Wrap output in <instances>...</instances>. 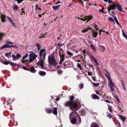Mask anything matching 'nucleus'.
<instances>
[{
  "instance_id": "nucleus-54",
  "label": "nucleus",
  "mask_w": 127,
  "mask_h": 127,
  "mask_svg": "<svg viewBox=\"0 0 127 127\" xmlns=\"http://www.w3.org/2000/svg\"><path fill=\"white\" fill-rule=\"evenodd\" d=\"M10 100V99H8L7 100L6 102L7 105H10V104L9 103Z\"/></svg>"
},
{
  "instance_id": "nucleus-23",
  "label": "nucleus",
  "mask_w": 127,
  "mask_h": 127,
  "mask_svg": "<svg viewBox=\"0 0 127 127\" xmlns=\"http://www.w3.org/2000/svg\"><path fill=\"white\" fill-rule=\"evenodd\" d=\"M91 127H100L96 123H93L91 124Z\"/></svg>"
},
{
  "instance_id": "nucleus-20",
  "label": "nucleus",
  "mask_w": 127,
  "mask_h": 127,
  "mask_svg": "<svg viewBox=\"0 0 127 127\" xmlns=\"http://www.w3.org/2000/svg\"><path fill=\"white\" fill-rule=\"evenodd\" d=\"M113 96L114 97L115 99L117 102L118 103H120V101L118 98V96L116 95L115 94H113Z\"/></svg>"
},
{
  "instance_id": "nucleus-9",
  "label": "nucleus",
  "mask_w": 127,
  "mask_h": 127,
  "mask_svg": "<svg viewBox=\"0 0 127 127\" xmlns=\"http://www.w3.org/2000/svg\"><path fill=\"white\" fill-rule=\"evenodd\" d=\"M44 59H41V60H40L38 61V62L36 64L38 65H40L41 66H43L44 63Z\"/></svg>"
},
{
  "instance_id": "nucleus-14",
  "label": "nucleus",
  "mask_w": 127,
  "mask_h": 127,
  "mask_svg": "<svg viewBox=\"0 0 127 127\" xmlns=\"http://www.w3.org/2000/svg\"><path fill=\"white\" fill-rule=\"evenodd\" d=\"M99 47L100 51L102 53L104 52L105 49L104 47L101 45H99Z\"/></svg>"
},
{
  "instance_id": "nucleus-61",
  "label": "nucleus",
  "mask_w": 127,
  "mask_h": 127,
  "mask_svg": "<svg viewBox=\"0 0 127 127\" xmlns=\"http://www.w3.org/2000/svg\"><path fill=\"white\" fill-rule=\"evenodd\" d=\"M92 79L94 80V81H95L96 79V78L95 77H93L92 76Z\"/></svg>"
},
{
  "instance_id": "nucleus-49",
  "label": "nucleus",
  "mask_w": 127,
  "mask_h": 127,
  "mask_svg": "<svg viewBox=\"0 0 127 127\" xmlns=\"http://www.w3.org/2000/svg\"><path fill=\"white\" fill-rule=\"evenodd\" d=\"M4 45L5 46V48H10V45H7V44H4Z\"/></svg>"
},
{
  "instance_id": "nucleus-40",
  "label": "nucleus",
  "mask_w": 127,
  "mask_h": 127,
  "mask_svg": "<svg viewBox=\"0 0 127 127\" xmlns=\"http://www.w3.org/2000/svg\"><path fill=\"white\" fill-rule=\"evenodd\" d=\"M17 59H19L20 57H21V55L19 54H17L16 55Z\"/></svg>"
},
{
  "instance_id": "nucleus-62",
  "label": "nucleus",
  "mask_w": 127,
  "mask_h": 127,
  "mask_svg": "<svg viewBox=\"0 0 127 127\" xmlns=\"http://www.w3.org/2000/svg\"><path fill=\"white\" fill-rule=\"evenodd\" d=\"M17 66H18V67H20V68H22V67H23V65H21L20 64L18 65H17Z\"/></svg>"
},
{
  "instance_id": "nucleus-48",
  "label": "nucleus",
  "mask_w": 127,
  "mask_h": 127,
  "mask_svg": "<svg viewBox=\"0 0 127 127\" xmlns=\"http://www.w3.org/2000/svg\"><path fill=\"white\" fill-rule=\"evenodd\" d=\"M28 54L27 53L25 56H24L22 58V59L23 60L25 59H26L28 57Z\"/></svg>"
},
{
  "instance_id": "nucleus-51",
  "label": "nucleus",
  "mask_w": 127,
  "mask_h": 127,
  "mask_svg": "<svg viewBox=\"0 0 127 127\" xmlns=\"http://www.w3.org/2000/svg\"><path fill=\"white\" fill-rule=\"evenodd\" d=\"M93 61H94L95 63L98 66L99 65V64L97 62V61L95 59Z\"/></svg>"
},
{
  "instance_id": "nucleus-64",
  "label": "nucleus",
  "mask_w": 127,
  "mask_h": 127,
  "mask_svg": "<svg viewBox=\"0 0 127 127\" xmlns=\"http://www.w3.org/2000/svg\"><path fill=\"white\" fill-rule=\"evenodd\" d=\"M68 63L67 61H65V63L64 64V65L65 66V65H67L68 64Z\"/></svg>"
},
{
  "instance_id": "nucleus-46",
  "label": "nucleus",
  "mask_w": 127,
  "mask_h": 127,
  "mask_svg": "<svg viewBox=\"0 0 127 127\" xmlns=\"http://www.w3.org/2000/svg\"><path fill=\"white\" fill-rule=\"evenodd\" d=\"M79 88L81 89L83 87V84H81L79 85Z\"/></svg>"
},
{
  "instance_id": "nucleus-43",
  "label": "nucleus",
  "mask_w": 127,
  "mask_h": 127,
  "mask_svg": "<svg viewBox=\"0 0 127 127\" xmlns=\"http://www.w3.org/2000/svg\"><path fill=\"white\" fill-rule=\"evenodd\" d=\"M4 64L6 65H7L8 64H10V62L9 61H5L3 62Z\"/></svg>"
},
{
  "instance_id": "nucleus-4",
  "label": "nucleus",
  "mask_w": 127,
  "mask_h": 127,
  "mask_svg": "<svg viewBox=\"0 0 127 127\" xmlns=\"http://www.w3.org/2000/svg\"><path fill=\"white\" fill-rule=\"evenodd\" d=\"M112 4L111 5H110L109 6V7H107L108 10V13L110 15H111L112 14H113V16H115L114 12L113 11H111V10L114 9H116V5L114 4V3Z\"/></svg>"
},
{
  "instance_id": "nucleus-41",
  "label": "nucleus",
  "mask_w": 127,
  "mask_h": 127,
  "mask_svg": "<svg viewBox=\"0 0 127 127\" xmlns=\"http://www.w3.org/2000/svg\"><path fill=\"white\" fill-rule=\"evenodd\" d=\"M4 35V33H0V39H1Z\"/></svg>"
},
{
  "instance_id": "nucleus-5",
  "label": "nucleus",
  "mask_w": 127,
  "mask_h": 127,
  "mask_svg": "<svg viewBox=\"0 0 127 127\" xmlns=\"http://www.w3.org/2000/svg\"><path fill=\"white\" fill-rule=\"evenodd\" d=\"M29 57L30 60L29 63H31L32 62L36 59L37 57V56L34 53H32L29 55Z\"/></svg>"
},
{
  "instance_id": "nucleus-31",
  "label": "nucleus",
  "mask_w": 127,
  "mask_h": 127,
  "mask_svg": "<svg viewBox=\"0 0 127 127\" xmlns=\"http://www.w3.org/2000/svg\"><path fill=\"white\" fill-rule=\"evenodd\" d=\"M37 47V48L38 50H39L41 49V47L40 44L38 43L36 45Z\"/></svg>"
},
{
  "instance_id": "nucleus-52",
  "label": "nucleus",
  "mask_w": 127,
  "mask_h": 127,
  "mask_svg": "<svg viewBox=\"0 0 127 127\" xmlns=\"http://www.w3.org/2000/svg\"><path fill=\"white\" fill-rule=\"evenodd\" d=\"M104 8H103V9H100L99 10V11L100 12L102 13H104V11L103 10V9Z\"/></svg>"
},
{
  "instance_id": "nucleus-36",
  "label": "nucleus",
  "mask_w": 127,
  "mask_h": 127,
  "mask_svg": "<svg viewBox=\"0 0 127 127\" xmlns=\"http://www.w3.org/2000/svg\"><path fill=\"white\" fill-rule=\"evenodd\" d=\"M122 34L123 36L126 39H127V35L124 32L123 30H122Z\"/></svg>"
},
{
  "instance_id": "nucleus-59",
  "label": "nucleus",
  "mask_w": 127,
  "mask_h": 127,
  "mask_svg": "<svg viewBox=\"0 0 127 127\" xmlns=\"http://www.w3.org/2000/svg\"><path fill=\"white\" fill-rule=\"evenodd\" d=\"M5 48V45H4H4H3L1 47V48H0V49L1 50H2L3 49H4Z\"/></svg>"
},
{
  "instance_id": "nucleus-42",
  "label": "nucleus",
  "mask_w": 127,
  "mask_h": 127,
  "mask_svg": "<svg viewBox=\"0 0 127 127\" xmlns=\"http://www.w3.org/2000/svg\"><path fill=\"white\" fill-rule=\"evenodd\" d=\"M77 64V66L80 69L82 70V68L80 64L79 63H78Z\"/></svg>"
},
{
  "instance_id": "nucleus-12",
  "label": "nucleus",
  "mask_w": 127,
  "mask_h": 127,
  "mask_svg": "<svg viewBox=\"0 0 127 127\" xmlns=\"http://www.w3.org/2000/svg\"><path fill=\"white\" fill-rule=\"evenodd\" d=\"M91 30L92 32L93 37H96L98 34L97 32L95 30Z\"/></svg>"
},
{
  "instance_id": "nucleus-37",
  "label": "nucleus",
  "mask_w": 127,
  "mask_h": 127,
  "mask_svg": "<svg viewBox=\"0 0 127 127\" xmlns=\"http://www.w3.org/2000/svg\"><path fill=\"white\" fill-rule=\"evenodd\" d=\"M90 47L92 48V49L93 50H94L95 51H96V50L93 46L92 45H90Z\"/></svg>"
},
{
  "instance_id": "nucleus-45",
  "label": "nucleus",
  "mask_w": 127,
  "mask_h": 127,
  "mask_svg": "<svg viewBox=\"0 0 127 127\" xmlns=\"http://www.w3.org/2000/svg\"><path fill=\"white\" fill-rule=\"evenodd\" d=\"M113 87H112L110 88L111 90L113 93V94H114V93L115 92V91Z\"/></svg>"
},
{
  "instance_id": "nucleus-16",
  "label": "nucleus",
  "mask_w": 127,
  "mask_h": 127,
  "mask_svg": "<svg viewBox=\"0 0 127 127\" xmlns=\"http://www.w3.org/2000/svg\"><path fill=\"white\" fill-rule=\"evenodd\" d=\"M5 15L2 14L1 15V22L3 23L5 21Z\"/></svg>"
},
{
  "instance_id": "nucleus-27",
  "label": "nucleus",
  "mask_w": 127,
  "mask_h": 127,
  "mask_svg": "<svg viewBox=\"0 0 127 127\" xmlns=\"http://www.w3.org/2000/svg\"><path fill=\"white\" fill-rule=\"evenodd\" d=\"M89 57L93 60L95 59L94 56H93L91 53H89Z\"/></svg>"
},
{
  "instance_id": "nucleus-8",
  "label": "nucleus",
  "mask_w": 127,
  "mask_h": 127,
  "mask_svg": "<svg viewBox=\"0 0 127 127\" xmlns=\"http://www.w3.org/2000/svg\"><path fill=\"white\" fill-rule=\"evenodd\" d=\"M93 18L92 16H85L84 18L83 19V18H82L80 19L82 20L85 21L87 20L88 21H90Z\"/></svg>"
},
{
  "instance_id": "nucleus-13",
  "label": "nucleus",
  "mask_w": 127,
  "mask_h": 127,
  "mask_svg": "<svg viewBox=\"0 0 127 127\" xmlns=\"http://www.w3.org/2000/svg\"><path fill=\"white\" fill-rule=\"evenodd\" d=\"M28 70L30 71L31 72L33 73H35L36 70L35 69L34 67L33 66L31 67L30 69H27Z\"/></svg>"
},
{
  "instance_id": "nucleus-18",
  "label": "nucleus",
  "mask_w": 127,
  "mask_h": 127,
  "mask_svg": "<svg viewBox=\"0 0 127 127\" xmlns=\"http://www.w3.org/2000/svg\"><path fill=\"white\" fill-rule=\"evenodd\" d=\"M118 116L120 118L122 121L123 122H124L126 120V118L122 115H118Z\"/></svg>"
},
{
  "instance_id": "nucleus-39",
  "label": "nucleus",
  "mask_w": 127,
  "mask_h": 127,
  "mask_svg": "<svg viewBox=\"0 0 127 127\" xmlns=\"http://www.w3.org/2000/svg\"><path fill=\"white\" fill-rule=\"evenodd\" d=\"M115 16V17L114 18V20H115V21L116 22V23H117V24H118V25L119 24V22L117 21V20L116 17H115V16Z\"/></svg>"
},
{
  "instance_id": "nucleus-55",
  "label": "nucleus",
  "mask_w": 127,
  "mask_h": 127,
  "mask_svg": "<svg viewBox=\"0 0 127 127\" xmlns=\"http://www.w3.org/2000/svg\"><path fill=\"white\" fill-rule=\"evenodd\" d=\"M11 65H12L13 66H15L16 65V63H12L10 62V64Z\"/></svg>"
},
{
  "instance_id": "nucleus-7",
  "label": "nucleus",
  "mask_w": 127,
  "mask_h": 127,
  "mask_svg": "<svg viewBox=\"0 0 127 127\" xmlns=\"http://www.w3.org/2000/svg\"><path fill=\"white\" fill-rule=\"evenodd\" d=\"M59 53L60 54L59 56L60 59V60L59 61V64H62L64 60V54L61 55L60 52H59Z\"/></svg>"
},
{
  "instance_id": "nucleus-58",
  "label": "nucleus",
  "mask_w": 127,
  "mask_h": 127,
  "mask_svg": "<svg viewBox=\"0 0 127 127\" xmlns=\"http://www.w3.org/2000/svg\"><path fill=\"white\" fill-rule=\"evenodd\" d=\"M10 48H11V47H13L14 48H17V46L15 45H10Z\"/></svg>"
},
{
  "instance_id": "nucleus-30",
  "label": "nucleus",
  "mask_w": 127,
  "mask_h": 127,
  "mask_svg": "<svg viewBox=\"0 0 127 127\" xmlns=\"http://www.w3.org/2000/svg\"><path fill=\"white\" fill-rule=\"evenodd\" d=\"M12 60L14 61H15L17 60V57H15V55H12Z\"/></svg>"
},
{
  "instance_id": "nucleus-56",
  "label": "nucleus",
  "mask_w": 127,
  "mask_h": 127,
  "mask_svg": "<svg viewBox=\"0 0 127 127\" xmlns=\"http://www.w3.org/2000/svg\"><path fill=\"white\" fill-rule=\"evenodd\" d=\"M88 75L89 76H90V75L92 76L93 75L92 73L88 71Z\"/></svg>"
},
{
  "instance_id": "nucleus-6",
  "label": "nucleus",
  "mask_w": 127,
  "mask_h": 127,
  "mask_svg": "<svg viewBox=\"0 0 127 127\" xmlns=\"http://www.w3.org/2000/svg\"><path fill=\"white\" fill-rule=\"evenodd\" d=\"M46 50L45 49H41L39 53V54L40 57H43L44 60H45V57L46 55Z\"/></svg>"
},
{
  "instance_id": "nucleus-29",
  "label": "nucleus",
  "mask_w": 127,
  "mask_h": 127,
  "mask_svg": "<svg viewBox=\"0 0 127 127\" xmlns=\"http://www.w3.org/2000/svg\"><path fill=\"white\" fill-rule=\"evenodd\" d=\"M99 97L97 96V95H95V94H94L93 96V99H99Z\"/></svg>"
},
{
  "instance_id": "nucleus-35",
  "label": "nucleus",
  "mask_w": 127,
  "mask_h": 127,
  "mask_svg": "<svg viewBox=\"0 0 127 127\" xmlns=\"http://www.w3.org/2000/svg\"><path fill=\"white\" fill-rule=\"evenodd\" d=\"M109 21L111 22H113L114 24H115V23L114 20L111 17H110L109 18Z\"/></svg>"
},
{
  "instance_id": "nucleus-63",
  "label": "nucleus",
  "mask_w": 127,
  "mask_h": 127,
  "mask_svg": "<svg viewBox=\"0 0 127 127\" xmlns=\"http://www.w3.org/2000/svg\"><path fill=\"white\" fill-rule=\"evenodd\" d=\"M22 68L26 70H28L27 69H28L26 67L23 66V67H22Z\"/></svg>"
},
{
  "instance_id": "nucleus-47",
  "label": "nucleus",
  "mask_w": 127,
  "mask_h": 127,
  "mask_svg": "<svg viewBox=\"0 0 127 127\" xmlns=\"http://www.w3.org/2000/svg\"><path fill=\"white\" fill-rule=\"evenodd\" d=\"M7 18L9 21L10 23H12V22H13L12 20L11 19L10 17L8 16H7Z\"/></svg>"
},
{
  "instance_id": "nucleus-11",
  "label": "nucleus",
  "mask_w": 127,
  "mask_h": 127,
  "mask_svg": "<svg viewBox=\"0 0 127 127\" xmlns=\"http://www.w3.org/2000/svg\"><path fill=\"white\" fill-rule=\"evenodd\" d=\"M105 71L106 72V73L105 74V75L108 80H109L111 79L110 74L109 72L106 69L105 70Z\"/></svg>"
},
{
  "instance_id": "nucleus-44",
  "label": "nucleus",
  "mask_w": 127,
  "mask_h": 127,
  "mask_svg": "<svg viewBox=\"0 0 127 127\" xmlns=\"http://www.w3.org/2000/svg\"><path fill=\"white\" fill-rule=\"evenodd\" d=\"M25 14V11H24V10L23 8L21 9V14Z\"/></svg>"
},
{
  "instance_id": "nucleus-33",
  "label": "nucleus",
  "mask_w": 127,
  "mask_h": 127,
  "mask_svg": "<svg viewBox=\"0 0 127 127\" xmlns=\"http://www.w3.org/2000/svg\"><path fill=\"white\" fill-rule=\"evenodd\" d=\"M13 7L14 10H18V6L15 5H14V6Z\"/></svg>"
},
{
  "instance_id": "nucleus-1",
  "label": "nucleus",
  "mask_w": 127,
  "mask_h": 127,
  "mask_svg": "<svg viewBox=\"0 0 127 127\" xmlns=\"http://www.w3.org/2000/svg\"><path fill=\"white\" fill-rule=\"evenodd\" d=\"M69 119L71 123L73 124L80 125L81 122L80 117L76 111L72 112L70 114Z\"/></svg>"
},
{
  "instance_id": "nucleus-32",
  "label": "nucleus",
  "mask_w": 127,
  "mask_h": 127,
  "mask_svg": "<svg viewBox=\"0 0 127 127\" xmlns=\"http://www.w3.org/2000/svg\"><path fill=\"white\" fill-rule=\"evenodd\" d=\"M67 54L68 55L71 56H72L73 55V54L72 53L68 51L67 52Z\"/></svg>"
},
{
  "instance_id": "nucleus-28",
  "label": "nucleus",
  "mask_w": 127,
  "mask_h": 127,
  "mask_svg": "<svg viewBox=\"0 0 127 127\" xmlns=\"http://www.w3.org/2000/svg\"><path fill=\"white\" fill-rule=\"evenodd\" d=\"M46 112L49 113H52V110L49 108H47L46 109Z\"/></svg>"
},
{
  "instance_id": "nucleus-60",
  "label": "nucleus",
  "mask_w": 127,
  "mask_h": 127,
  "mask_svg": "<svg viewBox=\"0 0 127 127\" xmlns=\"http://www.w3.org/2000/svg\"><path fill=\"white\" fill-rule=\"evenodd\" d=\"M62 73V71L61 70L59 71H58V73L59 74H61Z\"/></svg>"
},
{
  "instance_id": "nucleus-26",
  "label": "nucleus",
  "mask_w": 127,
  "mask_h": 127,
  "mask_svg": "<svg viewBox=\"0 0 127 127\" xmlns=\"http://www.w3.org/2000/svg\"><path fill=\"white\" fill-rule=\"evenodd\" d=\"M106 2H108L109 4L112 3L113 4L114 2L111 0H103Z\"/></svg>"
},
{
  "instance_id": "nucleus-38",
  "label": "nucleus",
  "mask_w": 127,
  "mask_h": 127,
  "mask_svg": "<svg viewBox=\"0 0 127 127\" xmlns=\"http://www.w3.org/2000/svg\"><path fill=\"white\" fill-rule=\"evenodd\" d=\"M112 107L111 106H108V109H109V111L111 112H113L112 109Z\"/></svg>"
},
{
  "instance_id": "nucleus-19",
  "label": "nucleus",
  "mask_w": 127,
  "mask_h": 127,
  "mask_svg": "<svg viewBox=\"0 0 127 127\" xmlns=\"http://www.w3.org/2000/svg\"><path fill=\"white\" fill-rule=\"evenodd\" d=\"M57 108L56 107H54V108L53 112L54 114L56 115L57 114Z\"/></svg>"
},
{
  "instance_id": "nucleus-25",
  "label": "nucleus",
  "mask_w": 127,
  "mask_h": 127,
  "mask_svg": "<svg viewBox=\"0 0 127 127\" xmlns=\"http://www.w3.org/2000/svg\"><path fill=\"white\" fill-rule=\"evenodd\" d=\"M39 73L40 75H44L46 74V73L43 71H40L39 72Z\"/></svg>"
},
{
  "instance_id": "nucleus-22",
  "label": "nucleus",
  "mask_w": 127,
  "mask_h": 127,
  "mask_svg": "<svg viewBox=\"0 0 127 127\" xmlns=\"http://www.w3.org/2000/svg\"><path fill=\"white\" fill-rule=\"evenodd\" d=\"M117 9L118 10H119L121 12H122L123 9L121 6L118 4L117 6Z\"/></svg>"
},
{
  "instance_id": "nucleus-15",
  "label": "nucleus",
  "mask_w": 127,
  "mask_h": 127,
  "mask_svg": "<svg viewBox=\"0 0 127 127\" xmlns=\"http://www.w3.org/2000/svg\"><path fill=\"white\" fill-rule=\"evenodd\" d=\"M35 10L38 13H40L41 10L40 8L39 7V6L38 5H35Z\"/></svg>"
},
{
  "instance_id": "nucleus-21",
  "label": "nucleus",
  "mask_w": 127,
  "mask_h": 127,
  "mask_svg": "<svg viewBox=\"0 0 127 127\" xmlns=\"http://www.w3.org/2000/svg\"><path fill=\"white\" fill-rule=\"evenodd\" d=\"M11 52H10L9 53H6L5 54V56L8 57V58H11Z\"/></svg>"
},
{
  "instance_id": "nucleus-24",
  "label": "nucleus",
  "mask_w": 127,
  "mask_h": 127,
  "mask_svg": "<svg viewBox=\"0 0 127 127\" xmlns=\"http://www.w3.org/2000/svg\"><path fill=\"white\" fill-rule=\"evenodd\" d=\"M60 5H58L57 6H53L52 7L54 10H57L59 9Z\"/></svg>"
},
{
  "instance_id": "nucleus-34",
  "label": "nucleus",
  "mask_w": 127,
  "mask_h": 127,
  "mask_svg": "<svg viewBox=\"0 0 127 127\" xmlns=\"http://www.w3.org/2000/svg\"><path fill=\"white\" fill-rule=\"evenodd\" d=\"M93 84L94 86L95 87H98L99 85V84L98 83H95L94 82H93Z\"/></svg>"
},
{
  "instance_id": "nucleus-50",
  "label": "nucleus",
  "mask_w": 127,
  "mask_h": 127,
  "mask_svg": "<svg viewBox=\"0 0 127 127\" xmlns=\"http://www.w3.org/2000/svg\"><path fill=\"white\" fill-rule=\"evenodd\" d=\"M5 43L6 44H12L13 43L10 42L6 41H5Z\"/></svg>"
},
{
  "instance_id": "nucleus-10",
  "label": "nucleus",
  "mask_w": 127,
  "mask_h": 127,
  "mask_svg": "<svg viewBox=\"0 0 127 127\" xmlns=\"http://www.w3.org/2000/svg\"><path fill=\"white\" fill-rule=\"evenodd\" d=\"M108 84L109 86L111 87H114V86L111 79L108 80Z\"/></svg>"
},
{
  "instance_id": "nucleus-17",
  "label": "nucleus",
  "mask_w": 127,
  "mask_h": 127,
  "mask_svg": "<svg viewBox=\"0 0 127 127\" xmlns=\"http://www.w3.org/2000/svg\"><path fill=\"white\" fill-rule=\"evenodd\" d=\"M91 30V28L89 27H88L87 28L83 30L82 32L83 33H85L87 32L89 30Z\"/></svg>"
},
{
  "instance_id": "nucleus-53",
  "label": "nucleus",
  "mask_w": 127,
  "mask_h": 127,
  "mask_svg": "<svg viewBox=\"0 0 127 127\" xmlns=\"http://www.w3.org/2000/svg\"><path fill=\"white\" fill-rule=\"evenodd\" d=\"M70 101H72L73 102V100L74 99V97L73 96H71L70 97Z\"/></svg>"
},
{
  "instance_id": "nucleus-3",
  "label": "nucleus",
  "mask_w": 127,
  "mask_h": 127,
  "mask_svg": "<svg viewBox=\"0 0 127 127\" xmlns=\"http://www.w3.org/2000/svg\"><path fill=\"white\" fill-rule=\"evenodd\" d=\"M48 60L49 65H52L54 66H56L57 63L54 56H48Z\"/></svg>"
},
{
  "instance_id": "nucleus-2",
  "label": "nucleus",
  "mask_w": 127,
  "mask_h": 127,
  "mask_svg": "<svg viewBox=\"0 0 127 127\" xmlns=\"http://www.w3.org/2000/svg\"><path fill=\"white\" fill-rule=\"evenodd\" d=\"M64 105L66 106H69L70 109L72 110L79 108V107L78 108L77 104L76 103H73L72 101L66 102Z\"/></svg>"
},
{
  "instance_id": "nucleus-57",
  "label": "nucleus",
  "mask_w": 127,
  "mask_h": 127,
  "mask_svg": "<svg viewBox=\"0 0 127 127\" xmlns=\"http://www.w3.org/2000/svg\"><path fill=\"white\" fill-rule=\"evenodd\" d=\"M64 43L63 44H58L57 45V46H62L63 45H64Z\"/></svg>"
}]
</instances>
